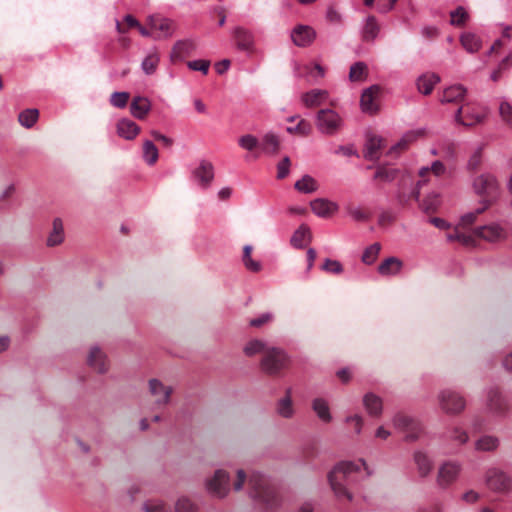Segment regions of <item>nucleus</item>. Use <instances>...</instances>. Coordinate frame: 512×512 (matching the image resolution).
Masks as SVG:
<instances>
[{"label":"nucleus","instance_id":"obj_1","mask_svg":"<svg viewBox=\"0 0 512 512\" xmlns=\"http://www.w3.org/2000/svg\"><path fill=\"white\" fill-rule=\"evenodd\" d=\"M249 495L263 509L272 511L280 505V497L276 488L259 472L249 475Z\"/></svg>","mask_w":512,"mask_h":512},{"label":"nucleus","instance_id":"obj_2","mask_svg":"<svg viewBox=\"0 0 512 512\" xmlns=\"http://www.w3.org/2000/svg\"><path fill=\"white\" fill-rule=\"evenodd\" d=\"M359 470V465L353 462H341L329 473L328 480L337 498L352 499V494L347 490L346 485L350 484L352 474Z\"/></svg>","mask_w":512,"mask_h":512},{"label":"nucleus","instance_id":"obj_3","mask_svg":"<svg viewBox=\"0 0 512 512\" xmlns=\"http://www.w3.org/2000/svg\"><path fill=\"white\" fill-rule=\"evenodd\" d=\"M487 208V205L482 204L474 212L463 215L460 224L447 232V239L449 241H458L467 247L475 246V237L473 231L469 230V227L475 222L477 216Z\"/></svg>","mask_w":512,"mask_h":512},{"label":"nucleus","instance_id":"obj_4","mask_svg":"<svg viewBox=\"0 0 512 512\" xmlns=\"http://www.w3.org/2000/svg\"><path fill=\"white\" fill-rule=\"evenodd\" d=\"M289 359L285 352L279 348L269 347L262 355L260 366L263 372L268 375H279L287 369Z\"/></svg>","mask_w":512,"mask_h":512},{"label":"nucleus","instance_id":"obj_5","mask_svg":"<svg viewBox=\"0 0 512 512\" xmlns=\"http://www.w3.org/2000/svg\"><path fill=\"white\" fill-rule=\"evenodd\" d=\"M343 118L332 109H321L317 112L316 127L325 135H335L343 127Z\"/></svg>","mask_w":512,"mask_h":512},{"label":"nucleus","instance_id":"obj_6","mask_svg":"<svg viewBox=\"0 0 512 512\" xmlns=\"http://www.w3.org/2000/svg\"><path fill=\"white\" fill-rule=\"evenodd\" d=\"M473 188L477 195L482 198V204L489 207L498 195V183L494 176L483 174L473 182Z\"/></svg>","mask_w":512,"mask_h":512},{"label":"nucleus","instance_id":"obj_7","mask_svg":"<svg viewBox=\"0 0 512 512\" xmlns=\"http://www.w3.org/2000/svg\"><path fill=\"white\" fill-rule=\"evenodd\" d=\"M441 410L448 415H458L464 411L466 401L463 396L452 390H443L438 395Z\"/></svg>","mask_w":512,"mask_h":512},{"label":"nucleus","instance_id":"obj_8","mask_svg":"<svg viewBox=\"0 0 512 512\" xmlns=\"http://www.w3.org/2000/svg\"><path fill=\"white\" fill-rule=\"evenodd\" d=\"M393 423L397 429L405 433L406 441H416L423 431L420 422L405 413H397Z\"/></svg>","mask_w":512,"mask_h":512},{"label":"nucleus","instance_id":"obj_9","mask_svg":"<svg viewBox=\"0 0 512 512\" xmlns=\"http://www.w3.org/2000/svg\"><path fill=\"white\" fill-rule=\"evenodd\" d=\"M486 485L492 491L506 493L512 489V480L504 471L491 468L486 472Z\"/></svg>","mask_w":512,"mask_h":512},{"label":"nucleus","instance_id":"obj_10","mask_svg":"<svg viewBox=\"0 0 512 512\" xmlns=\"http://www.w3.org/2000/svg\"><path fill=\"white\" fill-rule=\"evenodd\" d=\"M230 478L226 471L219 469L214 473V476L206 481V488L208 492L217 498H224L229 493Z\"/></svg>","mask_w":512,"mask_h":512},{"label":"nucleus","instance_id":"obj_11","mask_svg":"<svg viewBox=\"0 0 512 512\" xmlns=\"http://www.w3.org/2000/svg\"><path fill=\"white\" fill-rule=\"evenodd\" d=\"M485 117V112L482 108L475 107L471 104L461 106L457 112L455 119L456 121L466 127L474 126Z\"/></svg>","mask_w":512,"mask_h":512},{"label":"nucleus","instance_id":"obj_12","mask_svg":"<svg viewBox=\"0 0 512 512\" xmlns=\"http://www.w3.org/2000/svg\"><path fill=\"white\" fill-rule=\"evenodd\" d=\"M445 173H446V167L439 160L434 161L430 167H422L418 173V176L420 179L417 182L416 188L412 192L411 197L415 200H418L419 194H420V189L424 184L429 182V177L431 174H433L436 177H440V176L444 175Z\"/></svg>","mask_w":512,"mask_h":512},{"label":"nucleus","instance_id":"obj_13","mask_svg":"<svg viewBox=\"0 0 512 512\" xmlns=\"http://www.w3.org/2000/svg\"><path fill=\"white\" fill-rule=\"evenodd\" d=\"M461 471V465L456 461L444 462L438 470L437 484L441 488H447L454 483Z\"/></svg>","mask_w":512,"mask_h":512},{"label":"nucleus","instance_id":"obj_14","mask_svg":"<svg viewBox=\"0 0 512 512\" xmlns=\"http://www.w3.org/2000/svg\"><path fill=\"white\" fill-rule=\"evenodd\" d=\"M487 409L494 415L504 416L509 411L507 399L497 388H491L487 393Z\"/></svg>","mask_w":512,"mask_h":512},{"label":"nucleus","instance_id":"obj_15","mask_svg":"<svg viewBox=\"0 0 512 512\" xmlns=\"http://www.w3.org/2000/svg\"><path fill=\"white\" fill-rule=\"evenodd\" d=\"M147 26L153 33L155 39L168 38L173 34V22L160 15H152L147 18Z\"/></svg>","mask_w":512,"mask_h":512},{"label":"nucleus","instance_id":"obj_16","mask_svg":"<svg viewBox=\"0 0 512 512\" xmlns=\"http://www.w3.org/2000/svg\"><path fill=\"white\" fill-rule=\"evenodd\" d=\"M232 38L239 50L247 53L255 51V36L251 30L243 26H236L232 31Z\"/></svg>","mask_w":512,"mask_h":512},{"label":"nucleus","instance_id":"obj_17","mask_svg":"<svg viewBox=\"0 0 512 512\" xmlns=\"http://www.w3.org/2000/svg\"><path fill=\"white\" fill-rule=\"evenodd\" d=\"M149 392L154 397L155 403L160 406L167 405L170 402L173 388L164 385L158 379H150L148 382Z\"/></svg>","mask_w":512,"mask_h":512},{"label":"nucleus","instance_id":"obj_18","mask_svg":"<svg viewBox=\"0 0 512 512\" xmlns=\"http://www.w3.org/2000/svg\"><path fill=\"white\" fill-rule=\"evenodd\" d=\"M316 38V31L308 25H297L291 32L292 42L298 47H307Z\"/></svg>","mask_w":512,"mask_h":512},{"label":"nucleus","instance_id":"obj_19","mask_svg":"<svg viewBox=\"0 0 512 512\" xmlns=\"http://www.w3.org/2000/svg\"><path fill=\"white\" fill-rule=\"evenodd\" d=\"M192 175L201 187H209L214 178L213 164L207 160H202L199 166L193 170Z\"/></svg>","mask_w":512,"mask_h":512},{"label":"nucleus","instance_id":"obj_20","mask_svg":"<svg viewBox=\"0 0 512 512\" xmlns=\"http://www.w3.org/2000/svg\"><path fill=\"white\" fill-rule=\"evenodd\" d=\"M473 235L475 237L476 244L478 239H484L490 242L503 239L505 237V232L500 226L491 224L473 230Z\"/></svg>","mask_w":512,"mask_h":512},{"label":"nucleus","instance_id":"obj_21","mask_svg":"<svg viewBox=\"0 0 512 512\" xmlns=\"http://www.w3.org/2000/svg\"><path fill=\"white\" fill-rule=\"evenodd\" d=\"M195 49L196 44L192 40H179L172 47L170 60L173 63L182 61L190 56Z\"/></svg>","mask_w":512,"mask_h":512},{"label":"nucleus","instance_id":"obj_22","mask_svg":"<svg viewBox=\"0 0 512 512\" xmlns=\"http://www.w3.org/2000/svg\"><path fill=\"white\" fill-rule=\"evenodd\" d=\"M88 365L98 373L108 371L109 364L106 355L98 347L90 349L87 359Z\"/></svg>","mask_w":512,"mask_h":512},{"label":"nucleus","instance_id":"obj_23","mask_svg":"<svg viewBox=\"0 0 512 512\" xmlns=\"http://www.w3.org/2000/svg\"><path fill=\"white\" fill-rule=\"evenodd\" d=\"M380 91V87L377 85H373L366 90L363 91L361 95V108L365 113H375L378 110V105L376 103V97L378 96Z\"/></svg>","mask_w":512,"mask_h":512},{"label":"nucleus","instance_id":"obj_24","mask_svg":"<svg viewBox=\"0 0 512 512\" xmlns=\"http://www.w3.org/2000/svg\"><path fill=\"white\" fill-rule=\"evenodd\" d=\"M384 148V139L369 135L364 150V157L370 161H377L380 158L381 151Z\"/></svg>","mask_w":512,"mask_h":512},{"label":"nucleus","instance_id":"obj_25","mask_svg":"<svg viewBox=\"0 0 512 512\" xmlns=\"http://www.w3.org/2000/svg\"><path fill=\"white\" fill-rule=\"evenodd\" d=\"M116 131L120 137L126 140H133L139 135L141 128L134 121L122 118L116 124Z\"/></svg>","mask_w":512,"mask_h":512},{"label":"nucleus","instance_id":"obj_26","mask_svg":"<svg viewBox=\"0 0 512 512\" xmlns=\"http://www.w3.org/2000/svg\"><path fill=\"white\" fill-rule=\"evenodd\" d=\"M311 210L319 217H329L338 210V205L325 198H317L310 202Z\"/></svg>","mask_w":512,"mask_h":512},{"label":"nucleus","instance_id":"obj_27","mask_svg":"<svg viewBox=\"0 0 512 512\" xmlns=\"http://www.w3.org/2000/svg\"><path fill=\"white\" fill-rule=\"evenodd\" d=\"M151 110V102L143 96H135L130 104V113L133 117L144 120Z\"/></svg>","mask_w":512,"mask_h":512},{"label":"nucleus","instance_id":"obj_28","mask_svg":"<svg viewBox=\"0 0 512 512\" xmlns=\"http://www.w3.org/2000/svg\"><path fill=\"white\" fill-rule=\"evenodd\" d=\"M403 268V262L397 257H388L378 266V273L382 276H395Z\"/></svg>","mask_w":512,"mask_h":512},{"label":"nucleus","instance_id":"obj_29","mask_svg":"<svg viewBox=\"0 0 512 512\" xmlns=\"http://www.w3.org/2000/svg\"><path fill=\"white\" fill-rule=\"evenodd\" d=\"M65 239L64 226L60 218H55L52 222V229L47 237L46 244L49 247H55L63 243Z\"/></svg>","mask_w":512,"mask_h":512},{"label":"nucleus","instance_id":"obj_30","mask_svg":"<svg viewBox=\"0 0 512 512\" xmlns=\"http://www.w3.org/2000/svg\"><path fill=\"white\" fill-rule=\"evenodd\" d=\"M312 240V234L310 228L306 224L300 225V227L293 233L291 237V245L297 249L304 248Z\"/></svg>","mask_w":512,"mask_h":512},{"label":"nucleus","instance_id":"obj_31","mask_svg":"<svg viewBox=\"0 0 512 512\" xmlns=\"http://www.w3.org/2000/svg\"><path fill=\"white\" fill-rule=\"evenodd\" d=\"M500 440L494 435H483L474 443V449L478 452H493L498 449Z\"/></svg>","mask_w":512,"mask_h":512},{"label":"nucleus","instance_id":"obj_32","mask_svg":"<svg viewBox=\"0 0 512 512\" xmlns=\"http://www.w3.org/2000/svg\"><path fill=\"white\" fill-rule=\"evenodd\" d=\"M328 98L326 90L314 89L302 95V101L306 107H316L323 104Z\"/></svg>","mask_w":512,"mask_h":512},{"label":"nucleus","instance_id":"obj_33","mask_svg":"<svg viewBox=\"0 0 512 512\" xmlns=\"http://www.w3.org/2000/svg\"><path fill=\"white\" fill-rule=\"evenodd\" d=\"M423 134L421 130L410 131L406 133L401 140L395 144L388 152L389 155H398L402 151L406 150L408 146L413 143L418 137Z\"/></svg>","mask_w":512,"mask_h":512},{"label":"nucleus","instance_id":"obj_34","mask_svg":"<svg viewBox=\"0 0 512 512\" xmlns=\"http://www.w3.org/2000/svg\"><path fill=\"white\" fill-rule=\"evenodd\" d=\"M466 94V89L462 85H453L443 91L441 102L443 103H457L463 100Z\"/></svg>","mask_w":512,"mask_h":512},{"label":"nucleus","instance_id":"obj_35","mask_svg":"<svg viewBox=\"0 0 512 512\" xmlns=\"http://www.w3.org/2000/svg\"><path fill=\"white\" fill-rule=\"evenodd\" d=\"M363 404L367 412L373 417H379L382 413V400L373 393H367L363 398Z\"/></svg>","mask_w":512,"mask_h":512},{"label":"nucleus","instance_id":"obj_36","mask_svg":"<svg viewBox=\"0 0 512 512\" xmlns=\"http://www.w3.org/2000/svg\"><path fill=\"white\" fill-rule=\"evenodd\" d=\"M439 81L440 77L434 73L424 74L417 80L418 90L424 95H429Z\"/></svg>","mask_w":512,"mask_h":512},{"label":"nucleus","instance_id":"obj_37","mask_svg":"<svg viewBox=\"0 0 512 512\" xmlns=\"http://www.w3.org/2000/svg\"><path fill=\"white\" fill-rule=\"evenodd\" d=\"M262 151L267 155H275L279 152L280 142L278 137L273 133H267L262 138L259 145Z\"/></svg>","mask_w":512,"mask_h":512},{"label":"nucleus","instance_id":"obj_38","mask_svg":"<svg viewBox=\"0 0 512 512\" xmlns=\"http://www.w3.org/2000/svg\"><path fill=\"white\" fill-rule=\"evenodd\" d=\"M414 461L417 465L419 475L421 477L428 476L433 468L432 461L429 459V457L425 453L417 451L414 454Z\"/></svg>","mask_w":512,"mask_h":512},{"label":"nucleus","instance_id":"obj_39","mask_svg":"<svg viewBox=\"0 0 512 512\" xmlns=\"http://www.w3.org/2000/svg\"><path fill=\"white\" fill-rule=\"evenodd\" d=\"M294 188L301 193H313L318 190V182L310 175H304L301 179L295 182Z\"/></svg>","mask_w":512,"mask_h":512},{"label":"nucleus","instance_id":"obj_40","mask_svg":"<svg viewBox=\"0 0 512 512\" xmlns=\"http://www.w3.org/2000/svg\"><path fill=\"white\" fill-rule=\"evenodd\" d=\"M312 409L323 422L329 423L332 420L329 405L323 398L314 399Z\"/></svg>","mask_w":512,"mask_h":512},{"label":"nucleus","instance_id":"obj_41","mask_svg":"<svg viewBox=\"0 0 512 512\" xmlns=\"http://www.w3.org/2000/svg\"><path fill=\"white\" fill-rule=\"evenodd\" d=\"M460 42L463 48L469 53L477 52L482 46L479 37L470 32L462 34L460 37Z\"/></svg>","mask_w":512,"mask_h":512},{"label":"nucleus","instance_id":"obj_42","mask_svg":"<svg viewBox=\"0 0 512 512\" xmlns=\"http://www.w3.org/2000/svg\"><path fill=\"white\" fill-rule=\"evenodd\" d=\"M447 439L459 446L465 445L469 440L468 432L460 426H453L447 432Z\"/></svg>","mask_w":512,"mask_h":512},{"label":"nucleus","instance_id":"obj_43","mask_svg":"<svg viewBox=\"0 0 512 512\" xmlns=\"http://www.w3.org/2000/svg\"><path fill=\"white\" fill-rule=\"evenodd\" d=\"M253 247L251 245H245L243 248L242 261L245 268L251 272H259L262 268L261 263L252 258L251 254Z\"/></svg>","mask_w":512,"mask_h":512},{"label":"nucleus","instance_id":"obj_44","mask_svg":"<svg viewBox=\"0 0 512 512\" xmlns=\"http://www.w3.org/2000/svg\"><path fill=\"white\" fill-rule=\"evenodd\" d=\"M160 57L158 52L154 51L148 54L142 61L141 67L146 75H152L156 72Z\"/></svg>","mask_w":512,"mask_h":512},{"label":"nucleus","instance_id":"obj_45","mask_svg":"<svg viewBox=\"0 0 512 512\" xmlns=\"http://www.w3.org/2000/svg\"><path fill=\"white\" fill-rule=\"evenodd\" d=\"M379 30L380 27L375 17L369 16L363 29V40L373 41L377 37Z\"/></svg>","mask_w":512,"mask_h":512},{"label":"nucleus","instance_id":"obj_46","mask_svg":"<svg viewBox=\"0 0 512 512\" xmlns=\"http://www.w3.org/2000/svg\"><path fill=\"white\" fill-rule=\"evenodd\" d=\"M159 157L158 149L150 140L143 142V158L148 165H154Z\"/></svg>","mask_w":512,"mask_h":512},{"label":"nucleus","instance_id":"obj_47","mask_svg":"<svg viewBox=\"0 0 512 512\" xmlns=\"http://www.w3.org/2000/svg\"><path fill=\"white\" fill-rule=\"evenodd\" d=\"M398 175V170L388 166H378L374 175V179L382 182H391Z\"/></svg>","mask_w":512,"mask_h":512},{"label":"nucleus","instance_id":"obj_48","mask_svg":"<svg viewBox=\"0 0 512 512\" xmlns=\"http://www.w3.org/2000/svg\"><path fill=\"white\" fill-rule=\"evenodd\" d=\"M290 393L291 390L288 389L286 391V396L279 401L277 407L278 413L284 418H290L294 413Z\"/></svg>","mask_w":512,"mask_h":512},{"label":"nucleus","instance_id":"obj_49","mask_svg":"<svg viewBox=\"0 0 512 512\" xmlns=\"http://www.w3.org/2000/svg\"><path fill=\"white\" fill-rule=\"evenodd\" d=\"M38 117L39 111L37 109H26L19 114L18 120L25 128H31L37 122Z\"/></svg>","mask_w":512,"mask_h":512},{"label":"nucleus","instance_id":"obj_50","mask_svg":"<svg viewBox=\"0 0 512 512\" xmlns=\"http://www.w3.org/2000/svg\"><path fill=\"white\" fill-rule=\"evenodd\" d=\"M198 505L187 496H181L175 502V512H198Z\"/></svg>","mask_w":512,"mask_h":512},{"label":"nucleus","instance_id":"obj_51","mask_svg":"<svg viewBox=\"0 0 512 512\" xmlns=\"http://www.w3.org/2000/svg\"><path fill=\"white\" fill-rule=\"evenodd\" d=\"M367 66L363 62H357L351 66L349 79L352 82L363 81L367 77Z\"/></svg>","mask_w":512,"mask_h":512},{"label":"nucleus","instance_id":"obj_52","mask_svg":"<svg viewBox=\"0 0 512 512\" xmlns=\"http://www.w3.org/2000/svg\"><path fill=\"white\" fill-rule=\"evenodd\" d=\"M468 18L469 14L462 6H459L455 10L450 12V23L454 26H464Z\"/></svg>","mask_w":512,"mask_h":512},{"label":"nucleus","instance_id":"obj_53","mask_svg":"<svg viewBox=\"0 0 512 512\" xmlns=\"http://www.w3.org/2000/svg\"><path fill=\"white\" fill-rule=\"evenodd\" d=\"M380 250L381 245L379 243H373L372 245L368 246L363 252L361 258L362 262L366 265L373 264L377 260Z\"/></svg>","mask_w":512,"mask_h":512},{"label":"nucleus","instance_id":"obj_54","mask_svg":"<svg viewBox=\"0 0 512 512\" xmlns=\"http://www.w3.org/2000/svg\"><path fill=\"white\" fill-rule=\"evenodd\" d=\"M268 348L269 347H267L263 341L254 339L246 344V346L244 347V353L247 356H253L258 353H262L263 355L265 350Z\"/></svg>","mask_w":512,"mask_h":512},{"label":"nucleus","instance_id":"obj_55","mask_svg":"<svg viewBox=\"0 0 512 512\" xmlns=\"http://www.w3.org/2000/svg\"><path fill=\"white\" fill-rule=\"evenodd\" d=\"M238 144L248 151H253L260 145L258 139L251 134L241 136L238 140Z\"/></svg>","mask_w":512,"mask_h":512},{"label":"nucleus","instance_id":"obj_56","mask_svg":"<svg viewBox=\"0 0 512 512\" xmlns=\"http://www.w3.org/2000/svg\"><path fill=\"white\" fill-rule=\"evenodd\" d=\"M137 26H139V22L132 15L125 16L124 23L116 22V29L120 34H125L129 28H136Z\"/></svg>","mask_w":512,"mask_h":512},{"label":"nucleus","instance_id":"obj_57","mask_svg":"<svg viewBox=\"0 0 512 512\" xmlns=\"http://www.w3.org/2000/svg\"><path fill=\"white\" fill-rule=\"evenodd\" d=\"M440 205V198L437 194L429 195L422 203V209L426 213H433Z\"/></svg>","mask_w":512,"mask_h":512},{"label":"nucleus","instance_id":"obj_58","mask_svg":"<svg viewBox=\"0 0 512 512\" xmlns=\"http://www.w3.org/2000/svg\"><path fill=\"white\" fill-rule=\"evenodd\" d=\"M321 268L323 271L334 275H339L343 272L342 264L332 259H326Z\"/></svg>","mask_w":512,"mask_h":512},{"label":"nucleus","instance_id":"obj_59","mask_svg":"<svg viewBox=\"0 0 512 512\" xmlns=\"http://www.w3.org/2000/svg\"><path fill=\"white\" fill-rule=\"evenodd\" d=\"M130 94L128 92H114L111 95L110 102L117 108H124L129 100Z\"/></svg>","mask_w":512,"mask_h":512},{"label":"nucleus","instance_id":"obj_60","mask_svg":"<svg viewBox=\"0 0 512 512\" xmlns=\"http://www.w3.org/2000/svg\"><path fill=\"white\" fill-rule=\"evenodd\" d=\"M499 114L501 119L512 128V106L508 102L502 101L500 103Z\"/></svg>","mask_w":512,"mask_h":512},{"label":"nucleus","instance_id":"obj_61","mask_svg":"<svg viewBox=\"0 0 512 512\" xmlns=\"http://www.w3.org/2000/svg\"><path fill=\"white\" fill-rule=\"evenodd\" d=\"M291 166V160L288 156H285L278 164H277V179H284L289 175Z\"/></svg>","mask_w":512,"mask_h":512},{"label":"nucleus","instance_id":"obj_62","mask_svg":"<svg viewBox=\"0 0 512 512\" xmlns=\"http://www.w3.org/2000/svg\"><path fill=\"white\" fill-rule=\"evenodd\" d=\"M187 66L193 71H200L203 74H207L210 67V61L208 60H194L188 61Z\"/></svg>","mask_w":512,"mask_h":512},{"label":"nucleus","instance_id":"obj_63","mask_svg":"<svg viewBox=\"0 0 512 512\" xmlns=\"http://www.w3.org/2000/svg\"><path fill=\"white\" fill-rule=\"evenodd\" d=\"M346 423L352 425V427H353V429H354L356 434H360L361 433L362 427H363V418H362V416H360L358 414L348 416L346 418Z\"/></svg>","mask_w":512,"mask_h":512},{"label":"nucleus","instance_id":"obj_64","mask_svg":"<svg viewBox=\"0 0 512 512\" xmlns=\"http://www.w3.org/2000/svg\"><path fill=\"white\" fill-rule=\"evenodd\" d=\"M145 512H166V506L162 501H148L144 504Z\"/></svg>","mask_w":512,"mask_h":512}]
</instances>
